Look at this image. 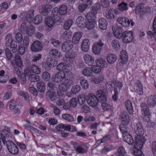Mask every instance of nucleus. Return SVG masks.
Wrapping results in <instances>:
<instances>
[{
  "mask_svg": "<svg viewBox=\"0 0 156 156\" xmlns=\"http://www.w3.org/2000/svg\"><path fill=\"white\" fill-rule=\"evenodd\" d=\"M133 125L134 129L136 134L135 147L137 148L140 149L143 146L146 141L145 138L143 136L144 131L140 122H138L134 123Z\"/></svg>",
  "mask_w": 156,
  "mask_h": 156,
  "instance_id": "f257e3e1",
  "label": "nucleus"
},
{
  "mask_svg": "<svg viewBox=\"0 0 156 156\" xmlns=\"http://www.w3.org/2000/svg\"><path fill=\"white\" fill-rule=\"evenodd\" d=\"M141 107L142 114L144 115V121L147 123L146 125L148 127L151 128L153 127L155 124L154 122H151L150 120L151 114L147 105L144 103H142L141 104Z\"/></svg>",
  "mask_w": 156,
  "mask_h": 156,
  "instance_id": "f03ea898",
  "label": "nucleus"
},
{
  "mask_svg": "<svg viewBox=\"0 0 156 156\" xmlns=\"http://www.w3.org/2000/svg\"><path fill=\"white\" fill-rule=\"evenodd\" d=\"M96 95L99 98V102L101 103V105L103 110L105 111L110 109L111 105L105 102L107 98L104 91L101 90H99L97 91Z\"/></svg>",
  "mask_w": 156,
  "mask_h": 156,
  "instance_id": "7ed1b4c3",
  "label": "nucleus"
},
{
  "mask_svg": "<svg viewBox=\"0 0 156 156\" xmlns=\"http://www.w3.org/2000/svg\"><path fill=\"white\" fill-rule=\"evenodd\" d=\"M76 56V54L75 52L72 51L68 52L66 54L64 61L69 64L72 68L74 66V58Z\"/></svg>",
  "mask_w": 156,
  "mask_h": 156,
  "instance_id": "20e7f679",
  "label": "nucleus"
},
{
  "mask_svg": "<svg viewBox=\"0 0 156 156\" xmlns=\"http://www.w3.org/2000/svg\"><path fill=\"white\" fill-rule=\"evenodd\" d=\"M57 63V61L53 58H48L42 65V67L47 71L50 70L51 67L55 66Z\"/></svg>",
  "mask_w": 156,
  "mask_h": 156,
  "instance_id": "39448f33",
  "label": "nucleus"
},
{
  "mask_svg": "<svg viewBox=\"0 0 156 156\" xmlns=\"http://www.w3.org/2000/svg\"><path fill=\"white\" fill-rule=\"evenodd\" d=\"M6 146L9 152L11 154H16L18 153L19 149L17 147L11 140L7 141Z\"/></svg>",
  "mask_w": 156,
  "mask_h": 156,
  "instance_id": "423d86ee",
  "label": "nucleus"
},
{
  "mask_svg": "<svg viewBox=\"0 0 156 156\" xmlns=\"http://www.w3.org/2000/svg\"><path fill=\"white\" fill-rule=\"evenodd\" d=\"M133 34L132 31L126 30L123 32L122 37V41L126 43L131 42L133 38Z\"/></svg>",
  "mask_w": 156,
  "mask_h": 156,
  "instance_id": "0eeeda50",
  "label": "nucleus"
},
{
  "mask_svg": "<svg viewBox=\"0 0 156 156\" xmlns=\"http://www.w3.org/2000/svg\"><path fill=\"white\" fill-rule=\"evenodd\" d=\"M87 101L88 104L90 106L95 107L96 106L99 101V99H98L97 98L94 94L88 95L87 98Z\"/></svg>",
  "mask_w": 156,
  "mask_h": 156,
  "instance_id": "6e6552de",
  "label": "nucleus"
},
{
  "mask_svg": "<svg viewBox=\"0 0 156 156\" xmlns=\"http://www.w3.org/2000/svg\"><path fill=\"white\" fill-rule=\"evenodd\" d=\"M117 22L125 27H127L129 26L130 23L131 26L134 25V23L132 20H129L125 17H118L117 19Z\"/></svg>",
  "mask_w": 156,
  "mask_h": 156,
  "instance_id": "1a4fd4ad",
  "label": "nucleus"
},
{
  "mask_svg": "<svg viewBox=\"0 0 156 156\" xmlns=\"http://www.w3.org/2000/svg\"><path fill=\"white\" fill-rule=\"evenodd\" d=\"M104 45V44L101 40H99L94 44L92 48L93 52L95 54L99 55L102 50Z\"/></svg>",
  "mask_w": 156,
  "mask_h": 156,
  "instance_id": "9d476101",
  "label": "nucleus"
},
{
  "mask_svg": "<svg viewBox=\"0 0 156 156\" xmlns=\"http://www.w3.org/2000/svg\"><path fill=\"white\" fill-rule=\"evenodd\" d=\"M133 87L136 92L140 95H142L143 93V87L139 80H137L134 81Z\"/></svg>",
  "mask_w": 156,
  "mask_h": 156,
  "instance_id": "9b49d317",
  "label": "nucleus"
},
{
  "mask_svg": "<svg viewBox=\"0 0 156 156\" xmlns=\"http://www.w3.org/2000/svg\"><path fill=\"white\" fill-rule=\"evenodd\" d=\"M65 73L61 71L53 75L52 77V80L56 83L61 81L65 78Z\"/></svg>",
  "mask_w": 156,
  "mask_h": 156,
  "instance_id": "f8f14e48",
  "label": "nucleus"
},
{
  "mask_svg": "<svg viewBox=\"0 0 156 156\" xmlns=\"http://www.w3.org/2000/svg\"><path fill=\"white\" fill-rule=\"evenodd\" d=\"M30 49L33 52L40 51L42 49V45L40 42L38 41H36L32 43Z\"/></svg>",
  "mask_w": 156,
  "mask_h": 156,
  "instance_id": "ddd939ff",
  "label": "nucleus"
},
{
  "mask_svg": "<svg viewBox=\"0 0 156 156\" xmlns=\"http://www.w3.org/2000/svg\"><path fill=\"white\" fill-rule=\"evenodd\" d=\"M51 5H43L40 7L39 9L40 13L44 16H46L51 11V9L52 8Z\"/></svg>",
  "mask_w": 156,
  "mask_h": 156,
  "instance_id": "4468645a",
  "label": "nucleus"
},
{
  "mask_svg": "<svg viewBox=\"0 0 156 156\" xmlns=\"http://www.w3.org/2000/svg\"><path fill=\"white\" fill-rule=\"evenodd\" d=\"M25 74L28 77L29 80L31 82H36L40 80L39 76L36 74L31 73V71L28 70V72L26 73Z\"/></svg>",
  "mask_w": 156,
  "mask_h": 156,
  "instance_id": "2eb2a0df",
  "label": "nucleus"
},
{
  "mask_svg": "<svg viewBox=\"0 0 156 156\" xmlns=\"http://www.w3.org/2000/svg\"><path fill=\"white\" fill-rule=\"evenodd\" d=\"M73 47V43L70 40L64 42L62 46V50L64 52L70 51Z\"/></svg>",
  "mask_w": 156,
  "mask_h": 156,
  "instance_id": "dca6fc26",
  "label": "nucleus"
},
{
  "mask_svg": "<svg viewBox=\"0 0 156 156\" xmlns=\"http://www.w3.org/2000/svg\"><path fill=\"white\" fill-rule=\"evenodd\" d=\"M119 118L121 119L122 122L125 124H128L130 121L129 116L125 111L122 112L119 115Z\"/></svg>",
  "mask_w": 156,
  "mask_h": 156,
  "instance_id": "f3484780",
  "label": "nucleus"
},
{
  "mask_svg": "<svg viewBox=\"0 0 156 156\" xmlns=\"http://www.w3.org/2000/svg\"><path fill=\"white\" fill-rule=\"evenodd\" d=\"M152 27L153 32L149 30L147 31V34L151 38L154 37V40L156 42V18L154 19L153 21Z\"/></svg>",
  "mask_w": 156,
  "mask_h": 156,
  "instance_id": "a211bd4d",
  "label": "nucleus"
},
{
  "mask_svg": "<svg viewBox=\"0 0 156 156\" xmlns=\"http://www.w3.org/2000/svg\"><path fill=\"white\" fill-rule=\"evenodd\" d=\"M87 21L84 18L81 16H79L76 20V24L80 28H84Z\"/></svg>",
  "mask_w": 156,
  "mask_h": 156,
  "instance_id": "6ab92c4d",
  "label": "nucleus"
},
{
  "mask_svg": "<svg viewBox=\"0 0 156 156\" xmlns=\"http://www.w3.org/2000/svg\"><path fill=\"white\" fill-rule=\"evenodd\" d=\"M147 104L149 107H154L156 104V97L151 95L148 97L147 100Z\"/></svg>",
  "mask_w": 156,
  "mask_h": 156,
  "instance_id": "aec40b11",
  "label": "nucleus"
},
{
  "mask_svg": "<svg viewBox=\"0 0 156 156\" xmlns=\"http://www.w3.org/2000/svg\"><path fill=\"white\" fill-rule=\"evenodd\" d=\"M112 30L116 37L119 39L122 37L124 32L123 31L121 28L117 27L115 28H112Z\"/></svg>",
  "mask_w": 156,
  "mask_h": 156,
  "instance_id": "412c9836",
  "label": "nucleus"
},
{
  "mask_svg": "<svg viewBox=\"0 0 156 156\" xmlns=\"http://www.w3.org/2000/svg\"><path fill=\"white\" fill-rule=\"evenodd\" d=\"M123 139L124 141L126 142L129 145H132L134 143V141L131 135L129 133H126L122 135Z\"/></svg>",
  "mask_w": 156,
  "mask_h": 156,
  "instance_id": "4be33fe9",
  "label": "nucleus"
},
{
  "mask_svg": "<svg viewBox=\"0 0 156 156\" xmlns=\"http://www.w3.org/2000/svg\"><path fill=\"white\" fill-rule=\"evenodd\" d=\"M15 62H13L12 60L11 61L12 65L15 66V65L18 67H21L22 65V62L20 56L17 54H16L15 57Z\"/></svg>",
  "mask_w": 156,
  "mask_h": 156,
  "instance_id": "5701e85b",
  "label": "nucleus"
},
{
  "mask_svg": "<svg viewBox=\"0 0 156 156\" xmlns=\"http://www.w3.org/2000/svg\"><path fill=\"white\" fill-rule=\"evenodd\" d=\"M45 22L48 27H51L55 23V18L54 17L48 16L45 18Z\"/></svg>",
  "mask_w": 156,
  "mask_h": 156,
  "instance_id": "b1692460",
  "label": "nucleus"
},
{
  "mask_svg": "<svg viewBox=\"0 0 156 156\" xmlns=\"http://www.w3.org/2000/svg\"><path fill=\"white\" fill-rule=\"evenodd\" d=\"M121 62L123 64H126L128 61V56L126 51H122L120 54Z\"/></svg>",
  "mask_w": 156,
  "mask_h": 156,
  "instance_id": "393cba45",
  "label": "nucleus"
},
{
  "mask_svg": "<svg viewBox=\"0 0 156 156\" xmlns=\"http://www.w3.org/2000/svg\"><path fill=\"white\" fill-rule=\"evenodd\" d=\"M90 42L88 39L83 40L81 46L82 51L85 52L87 51L89 48Z\"/></svg>",
  "mask_w": 156,
  "mask_h": 156,
  "instance_id": "a878e982",
  "label": "nucleus"
},
{
  "mask_svg": "<svg viewBox=\"0 0 156 156\" xmlns=\"http://www.w3.org/2000/svg\"><path fill=\"white\" fill-rule=\"evenodd\" d=\"M81 37L82 34L80 32L75 33L72 38L71 42L74 44H78Z\"/></svg>",
  "mask_w": 156,
  "mask_h": 156,
  "instance_id": "bb28decb",
  "label": "nucleus"
},
{
  "mask_svg": "<svg viewBox=\"0 0 156 156\" xmlns=\"http://www.w3.org/2000/svg\"><path fill=\"white\" fill-rule=\"evenodd\" d=\"M128 9V5L127 3L124 2H122L118 5V10H120L119 12H118L116 13H121L122 12L127 11Z\"/></svg>",
  "mask_w": 156,
  "mask_h": 156,
  "instance_id": "cd10ccee",
  "label": "nucleus"
},
{
  "mask_svg": "<svg viewBox=\"0 0 156 156\" xmlns=\"http://www.w3.org/2000/svg\"><path fill=\"white\" fill-rule=\"evenodd\" d=\"M85 63L89 66H92L94 63V60L92 56L89 55H85L83 56Z\"/></svg>",
  "mask_w": 156,
  "mask_h": 156,
  "instance_id": "c85d7f7f",
  "label": "nucleus"
},
{
  "mask_svg": "<svg viewBox=\"0 0 156 156\" xmlns=\"http://www.w3.org/2000/svg\"><path fill=\"white\" fill-rule=\"evenodd\" d=\"M34 10H31L27 12H24L22 14L23 16H25L27 21L29 22L30 21H31L32 19V18L34 16Z\"/></svg>",
  "mask_w": 156,
  "mask_h": 156,
  "instance_id": "c756f323",
  "label": "nucleus"
},
{
  "mask_svg": "<svg viewBox=\"0 0 156 156\" xmlns=\"http://www.w3.org/2000/svg\"><path fill=\"white\" fill-rule=\"evenodd\" d=\"M95 62L98 66L101 68H106L107 66L106 61L103 58H98L96 60Z\"/></svg>",
  "mask_w": 156,
  "mask_h": 156,
  "instance_id": "7c9ffc66",
  "label": "nucleus"
},
{
  "mask_svg": "<svg viewBox=\"0 0 156 156\" xmlns=\"http://www.w3.org/2000/svg\"><path fill=\"white\" fill-rule=\"evenodd\" d=\"M99 26L101 30H105L107 27L108 23L107 20L104 18L100 19L98 21Z\"/></svg>",
  "mask_w": 156,
  "mask_h": 156,
  "instance_id": "2f4dec72",
  "label": "nucleus"
},
{
  "mask_svg": "<svg viewBox=\"0 0 156 156\" xmlns=\"http://www.w3.org/2000/svg\"><path fill=\"white\" fill-rule=\"evenodd\" d=\"M56 93L54 89H49L47 92L46 96L49 98L52 101H54L56 99Z\"/></svg>",
  "mask_w": 156,
  "mask_h": 156,
  "instance_id": "473e14b6",
  "label": "nucleus"
},
{
  "mask_svg": "<svg viewBox=\"0 0 156 156\" xmlns=\"http://www.w3.org/2000/svg\"><path fill=\"white\" fill-rule=\"evenodd\" d=\"M1 139L2 140V142L4 145L6 144V142L8 140L9 135L7 131H3L1 133Z\"/></svg>",
  "mask_w": 156,
  "mask_h": 156,
  "instance_id": "72a5a7b5",
  "label": "nucleus"
},
{
  "mask_svg": "<svg viewBox=\"0 0 156 156\" xmlns=\"http://www.w3.org/2000/svg\"><path fill=\"white\" fill-rule=\"evenodd\" d=\"M49 54L51 57L55 58H59L62 56L58 50L55 49L51 50L49 51Z\"/></svg>",
  "mask_w": 156,
  "mask_h": 156,
  "instance_id": "f704fd0d",
  "label": "nucleus"
},
{
  "mask_svg": "<svg viewBox=\"0 0 156 156\" xmlns=\"http://www.w3.org/2000/svg\"><path fill=\"white\" fill-rule=\"evenodd\" d=\"M27 70H29L28 68L27 69ZM30 70L31 71V73H32L36 74H39L41 72L40 69L35 64H32L31 66V69Z\"/></svg>",
  "mask_w": 156,
  "mask_h": 156,
  "instance_id": "c9c22d12",
  "label": "nucleus"
},
{
  "mask_svg": "<svg viewBox=\"0 0 156 156\" xmlns=\"http://www.w3.org/2000/svg\"><path fill=\"white\" fill-rule=\"evenodd\" d=\"M115 12V10L114 9H111L107 10L106 11L105 16L108 19L111 20L114 18V13Z\"/></svg>",
  "mask_w": 156,
  "mask_h": 156,
  "instance_id": "e433bc0d",
  "label": "nucleus"
},
{
  "mask_svg": "<svg viewBox=\"0 0 156 156\" xmlns=\"http://www.w3.org/2000/svg\"><path fill=\"white\" fill-rule=\"evenodd\" d=\"M125 105L126 108L129 113L130 114H133V110L131 102L129 100H126V101Z\"/></svg>",
  "mask_w": 156,
  "mask_h": 156,
  "instance_id": "4c0bfd02",
  "label": "nucleus"
},
{
  "mask_svg": "<svg viewBox=\"0 0 156 156\" xmlns=\"http://www.w3.org/2000/svg\"><path fill=\"white\" fill-rule=\"evenodd\" d=\"M92 11L88 12L85 15V17L88 20L94 21L96 19V15Z\"/></svg>",
  "mask_w": 156,
  "mask_h": 156,
  "instance_id": "58836bf2",
  "label": "nucleus"
},
{
  "mask_svg": "<svg viewBox=\"0 0 156 156\" xmlns=\"http://www.w3.org/2000/svg\"><path fill=\"white\" fill-rule=\"evenodd\" d=\"M82 73L85 76H91L92 75V69L89 67H85L83 70Z\"/></svg>",
  "mask_w": 156,
  "mask_h": 156,
  "instance_id": "ea45409f",
  "label": "nucleus"
},
{
  "mask_svg": "<svg viewBox=\"0 0 156 156\" xmlns=\"http://www.w3.org/2000/svg\"><path fill=\"white\" fill-rule=\"evenodd\" d=\"M67 6L65 5H61L58 9V13L61 15H64L66 14L67 12Z\"/></svg>",
  "mask_w": 156,
  "mask_h": 156,
  "instance_id": "a19ab883",
  "label": "nucleus"
},
{
  "mask_svg": "<svg viewBox=\"0 0 156 156\" xmlns=\"http://www.w3.org/2000/svg\"><path fill=\"white\" fill-rule=\"evenodd\" d=\"M108 63L111 64L114 63L116 60V57L115 55L113 54H109L107 57Z\"/></svg>",
  "mask_w": 156,
  "mask_h": 156,
  "instance_id": "79ce46f5",
  "label": "nucleus"
},
{
  "mask_svg": "<svg viewBox=\"0 0 156 156\" xmlns=\"http://www.w3.org/2000/svg\"><path fill=\"white\" fill-rule=\"evenodd\" d=\"M37 88L39 92L42 93L44 92L45 89V84L43 82H40L37 83Z\"/></svg>",
  "mask_w": 156,
  "mask_h": 156,
  "instance_id": "37998d69",
  "label": "nucleus"
},
{
  "mask_svg": "<svg viewBox=\"0 0 156 156\" xmlns=\"http://www.w3.org/2000/svg\"><path fill=\"white\" fill-rule=\"evenodd\" d=\"M18 103L15 100L12 99L11 100L9 104V109L11 110L14 109L17 107Z\"/></svg>",
  "mask_w": 156,
  "mask_h": 156,
  "instance_id": "c03bdc74",
  "label": "nucleus"
},
{
  "mask_svg": "<svg viewBox=\"0 0 156 156\" xmlns=\"http://www.w3.org/2000/svg\"><path fill=\"white\" fill-rule=\"evenodd\" d=\"M95 25V22L93 21L88 20L86 22V25L84 27H86L88 30H91L94 28Z\"/></svg>",
  "mask_w": 156,
  "mask_h": 156,
  "instance_id": "a18cd8bd",
  "label": "nucleus"
},
{
  "mask_svg": "<svg viewBox=\"0 0 156 156\" xmlns=\"http://www.w3.org/2000/svg\"><path fill=\"white\" fill-rule=\"evenodd\" d=\"M73 23V21L71 19H69L67 20L63 25L64 29L66 30H68L72 25Z\"/></svg>",
  "mask_w": 156,
  "mask_h": 156,
  "instance_id": "49530a36",
  "label": "nucleus"
},
{
  "mask_svg": "<svg viewBox=\"0 0 156 156\" xmlns=\"http://www.w3.org/2000/svg\"><path fill=\"white\" fill-rule=\"evenodd\" d=\"M128 124H125L122 122L121 124L119 126V128L120 131L122 133V135L126 133H128L127 132V125Z\"/></svg>",
  "mask_w": 156,
  "mask_h": 156,
  "instance_id": "de8ad7c7",
  "label": "nucleus"
},
{
  "mask_svg": "<svg viewBox=\"0 0 156 156\" xmlns=\"http://www.w3.org/2000/svg\"><path fill=\"white\" fill-rule=\"evenodd\" d=\"M112 45L117 51L120 48V44L118 41L117 40H114L112 41Z\"/></svg>",
  "mask_w": 156,
  "mask_h": 156,
  "instance_id": "09e8293b",
  "label": "nucleus"
},
{
  "mask_svg": "<svg viewBox=\"0 0 156 156\" xmlns=\"http://www.w3.org/2000/svg\"><path fill=\"white\" fill-rule=\"evenodd\" d=\"M72 34L70 31H64L62 35V38L66 40L70 39L72 37Z\"/></svg>",
  "mask_w": 156,
  "mask_h": 156,
  "instance_id": "8fccbe9b",
  "label": "nucleus"
},
{
  "mask_svg": "<svg viewBox=\"0 0 156 156\" xmlns=\"http://www.w3.org/2000/svg\"><path fill=\"white\" fill-rule=\"evenodd\" d=\"M101 8V5L98 3L95 4L91 8V11L94 13L95 14H97V11Z\"/></svg>",
  "mask_w": 156,
  "mask_h": 156,
  "instance_id": "3c124183",
  "label": "nucleus"
},
{
  "mask_svg": "<svg viewBox=\"0 0 156 156\" xmlns=\"http://www.w3.org/2000/svg\"><path fill=\"white\" fill-rule=\"evenodd\" d=\"M89 8L88 5L82 3L80 4L78 6V9L79 12H82L86 9Z\"/></svg>",
  "mask_w": 156,
  "mask_h": 156,
  "instance_id": "603ef678",
  "label": "nucleus"
},
{
  "mask_svg": "<svg viewBox=\"0 0 156 156\" xmlns=\"http://www.w3.org/2000/svg\"><path fill=\"white\" fill-rule=\"evenodd\" d=\"M62 118L68 122H72L74 121V118L72 115L69 114H65L62 115Z\"/></svg>",
  "mask_w": 156,
  "mask_h": 156,
  "instance_id": "864d4df0",
  "label": "nucleus"
},
{
  "mask_svg": "<svg viewBox=\"0 0 156 156\" xmlns=\"http://www.w3.org/2000/svg\"><path fill=\"white\" fill-rule=\"evenodd\" d=\"M111 139V137L110 135H107L104 136L101 139H99L97 141L98 144H100L102 143H105L109 140Z\"/></svg>",
  "mask_w": 156,
  "mask_h": 156,
  "instance_id": "5fc2aeb1",
  "label": "nucleus"
},
{
  "mask_svg": "<svg viewBox=\"0 0 156 156\" xmlns=\"http://www.w3.org/2000/svg\"><path fill=\"white\" fill-rule=\"evenodd\" d=\"M125 153L124 148L122 146L118 149L117 153V156H124Z\"/></svg>",
  "mask_w": 156,
  "mask_h": 156,
  "instance_id": "6e6d98bb",
  "label": "nucleus"
},
{
  "mask_svg": "<svg viewBox=\"0 0 156 156\" xmlns=\"http://www.w3.org/2000/svg\"><path fill=\"white\" fill-rule=\"evenodd\" d=\"M10 45V49L11 51L13 53H15L17 51V45L16 42L14 41H12L9 44Z\"/></svg>",
  "mask_w": 156,
  "mask_h": 156,
  "instance_id": "4d7b16f0",
  "label": "nucleus"
},
{
  "mask_svg": "<svg viewBox=\"0 0 156 156\" xmlns=\"http://www.w3.org/2000/svg\"><path fill=\"white\" fill-rule=\"evenodd\" d=\"M80 90V87L79 85H75L72 87L71 88V91L73 94H76L79 92Z\"/></svg>",
  "mask_w": 156,
  "mask_h": 156,
  "instance_id": "13d9d810",
  "label": "nucleus"
},
{
  "mask_svg": "<svg viewBox=\"0 0 156 156\" xmlns=\"http://www.w3.org/2000/svg\"><path fill=\"white\" fill-rule=\"evenodd\" d=\"M41 77L44 80L48 81L50 79V75L48 72H44L42 73Z\"/></svg>",
  "mask_w": 156,
  "mask_h": 156,
  "instance_id": "bf43d9fd",
  "label": "nucleus"
},
{
  "mask_svg": "<svg viewBox=\"0 0 156 156\" xmlns=\"http://www.w3.org/2000/svg\"><path fill=\"white\" fill-rule=\"evenodd\" d=\"M34 23L35 24L37 25L41 23L42 21V17L41 15H37L34 19Z\"/></svg>",
  "mask_w": 156,
  "mask_h": 156,
  "instance_id": "052dcab7",
  "label": "nucleus"
},
{
  "mask_svg": "<svg viewBox=\"0 0 156 156\" xmlns=\"http://www.w3.org/2000/svg\"><path fill=\"white\" fill-rule=\"evenodd\" d=\"M18 94L20 95L23 97L25 100L27 102H29V96L27 93L24 92L23 91H19L17 92Z\"/></svg>",
  "mask_w": 156,
  "mask_h": 156,
  "instance_id": "680f3d73",
  "label": "nucleus"
},
{
  "mask_svg": "<svg viewBox=\"0 0 156 156\" xmlns=\"http://www.w3.org/2000/svg\"><path fill=\"white\" fill-rule=\"evenodd\" d=\"M143 147L140 149H138L135 147V144H134V147L136 150L133 151V154L135 156H144L143 154L142 151L140 150Z\"/></svg>",
  "mask_w": 156,
  "mask_h": 156,
  "instance_id": "e2e57ef3",
  "label": "nucleus"
},
{
  "mask_svg": "<svg viewBox=\"0 0 156 156\" xmlns=\"http://www.w3.org/2000/svg\"><path fill=\"white\" fill-rule=\"evenodd\" d=\"M67 65L65 63L61 62L59 63L56 67L57 69L59 70H63L66 69Z\"/></svg>",
  "mask_w": 156,
  "mask_h": 156,
  "instance_id": "0e129e2a",
  "label": "nucleus"
},
{
  "mask_svg": "<svg viewBox=\"0 0 156 156\" xmlns=\"http://www.w3.org/2000/svg\"><path fill=\"white\" fill-rule=\"evenodd\" d=\"M17 51L21 55L24 54L25 51V48L23 44H20L18 48Z\"/></svg>",
  "mask_w": 156,
  "mask_h": 156,
  "instance_id": "69168bd1",
  "label": "nucleus"
},
{
  "mask_svg": "<svg viewBox=\"0 0 156 156\" xmlns=\"http://www.w3.org/2000/svg\"><path fill=\"white\" fill-rule=\"evenodd\" d=\"M5 53L6 58L8 60H11L13 57V54L9 48H6L5 49Z\"/></svg>",
  "mask_w": 156,
  "mask_h": 156,
  "instance_id": "338daca9",
  "label": "nucleus"
},
{
  "mask_svg": "<svg viewBox=\"0 0 156 156\" xmlns=\"http://www.w3.org/2000/svg\"><path fill=\"white\" fill-rule=\"evenodd\" d=\"M80 84L83 88L85 89H87L89 87V85L87 80H80Z\"/></svg>",
  "mask_w": 156,
  "mask_h": 156,
  "instance_id": "774afa93",
  "label": "nucleus"
}]
</instances>
